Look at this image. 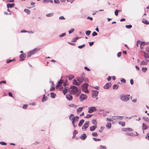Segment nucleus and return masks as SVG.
<instances>
[{"mask_svg":"<svg viewBox=\"0 0 149 149\" xmlns=\"http://www.w3.org/2000/svg\"><path fill=\"white\" fill-rule=\"evenodd\" d=\"M98 93V91L96 90L93 91L92 92V96L93 98H96V100H97L98 97H97Z\"/></svg>","mask_w":149,"mask_h":149,"instance_id":"39448f33","label":"nucleus"},{"mask_svg":"<svg viewBox=\"0 0 149 149\" xmlns=\"http://www.w3.org/2000/svg\"><path fill=\"white\" fill-rule=\"evenodd\" d=\"M66 77L68 78L70 80H72L74 78L73 76L72 75H70L69 76H67Z\"/></svg>","mask_w":149,"mask_h":149,"instance_id":"72a5a7b5","label":"nucleus"},{"mask_svg":"<svg viewBox=\"0 0 149 149\" xmlns=\"http://www.w3.org/2000/svg\"><path fill=\"white\" fill-rule=\"evenodd\" d=\"M63 82V81L61 79H60V81L58 83V84L57 85L56 88H57L59 86H61V85L62 84Z\"/></svg>","mask_w":149,"mask_h":149,"instance_id":"393cba45","label":"nucleus"},{"mask_svg":"<svg viewBox=\"0 0 149 149\" xmlns=\"http://www.w3.org/2000/svg\"><path fill=\"white\" fill-rule=\"evenodd\" d=\"M122 131L126 132L127 131H132L133 130L130 128H123L121 130Z\"/></svg>","mask_w":149,"mask_h":149,"instance_id":"f8f14e48","label":"nucleus"},{"mask_svg":"<svg viewBox=\"0 0 149 149\" xmlns=\"http://www.w3.org/2000/svg\"><path fill=\"white\" fill-rule=\"evenodd\" d=\"M92 115L91 114H88L86 116L84 117L85 118H89L92 116Z\"/></svg>","mask_w":149,"mask_h":149,"instance_id":"c03bdc74","label":"nucleus"},{"mask_svg":"<svg viewBox=\"0 0 149 149\" xmlns=\"http://www.w3.org/2000/svg\"><path fill=\"white\" fill-rule=\"evenodd\" d=\"M148 44L144 42H141L140 41H138L137 42V45L138 46L139 45L141 49L144 47L145 45H147Z\"/></svg>","mask_w":149,"mask_h":149,"instance_id":"20e7f679","label":"nucleus"},{"mask_svg":"<svg viewBox=\"0 0 149 149\" xmlns=\"http://www.w3.org/2000/svg\"><path fill=\"white\" fill-rule=\"evenodd\" d=\"M78 121V120L76 119H74L73 121H72V123L74 127H76L77 126V122Z\"/></svg>","mask_w":149,"mask_h":149,"instance_id":"9d476101","label":"nucleus"},{"mask_svg":"<svg viewBox=\"0 0 149 149\" xmlns=\"http://www.w3.org/2000/svg\"><path fill=\"white\" fill-rule=\"evenodd\" d=\"M121 82H123L124 83H125L126 82L125 80V79H124L123 78H122L121 79Z\"/></svg>","mask_w":149,"mask_h":149,"instance_id":"774afa93","label":"nucleus"},{"mask_svg":"<svg viewBox=\"0 0 149 149\" xmlns=\"http://www.w3.org/2000/svg\"><path fill=\"white\" fill-rule=\"evenodd\" d=\"M66 35V33H63L62 34H61V35H59V37H60V38H61L63 36H65Z\"/></svg>","mask_w":149,"mask_h":149,"instance_id":"3c124183","label":"nucleus"},{"mask_svg":"<svg viewBox=\"0 0 149 149\" xmlns=\"http://www.w3.org/2000/svg\"><path fill=\"white\" fill-rule=\"evenodd\" d=\"M106 127L108 129H110L111 127V125L110 123H108L106 125Z\"/></svg>","mask_w":149,"mask_h":149,"instance_id":"7c9ffc66","label":"nucleus"},{"mask_svg":"<svg viewBox=\"0 0 149 149\" xmlns=\"http://www.w3.org/2000/svg\"><path fill=\"white\" fill-rule=\"evenodd\" d=\"M87 98V96L83 93L81 94L79 96V99L81 101H82L86 99Z\"/></svg>","mask_w":149,"mask_h":149,"instance_id":"0eeeda50","label":"nucleus"},{"mask_svg":"<svg viewBox=\"0 0 149 149\" xmlns=\"http://www.w3.org/2000/svg\"><path fill=\"white\" fill-rule=\"evenodd\" d=\"M74 31V29L73 28H72L70 30L68 31L69 33V34L72 33Z\"/></svg>","mask_w":149,"mask_h":149,"instance_id":"37998d69","label":"nucleus"},{"mask_svg":"<svg viewBox=\"0 0 149 149\" xmlns=\"http://www.w3.org/2000/svg\"><path fill=\"white\" fill-rule=\"evenodd\" d=\"M24 12H26L27 14H29L30 13V11L28 9H24Z\"/></svg>","mask_w":149,"mask_h":149,"instance_id":"f704fd0d","label":"nucleus"},{"mask_svg":"<svg viewBox=\"0 0 149 149\" xmlns=\"http://www.w3.org/2000/svg\"><path fill=\"white\" fill-rule=\"evenodd\" d=\"M88 84L85 83L83 85L82 88H87V87H88Z\"/></svg>","mask_w":149,"mask_h":149,"instance_id":"ea45409f","label":"nucleus"},{"mask_svg":"<svg viewBox=\"0 0 149 149\" xmlns=\"http://www.w3.org/2000/svg\"><path fill=\"white\" fill-rule=\"evenodd\" d=\"M143 119L146 121L149 122V118L146 117H143Z\"/></svg>","mask_w":149,"mask_h":149,"instance_id":"c9c22d12","label":"nucleus"},{"mask_svg":"<svg viewBox=\"0 0 149 149\" xmlns=\"http://www.w3.org/2000/svg\"><path fill=\"white\" fill-rule=\"evenodd\" d=\"M92 135L94 136H97V134L96 132H93L92 134Z\"/></svg>","mask_w":149,"mask_h":149,"instance_id":"5fc2aeb1","label":"nucleus"},{"mask_svg":"<svg viewBox=\"0 0 149 149\" xmlns=\"http://www.w3.org/2000/svg\"><path fill=\"white\" fill-rule=\"evenodd\" d=\"M0 144L2 145H7V144L6 143L3 142H0Z\"/></svg>","mask_w":149,"mask_h":149,"instance_id":"4d7b16f0","label":"nucleus"},{"mask_svg":"<svg viewBox=\"0 0 149 149\" xmlns=\"http://www.w3.org/2000/svg\"><path fill=\"white\" fill-rule=\"evenodd\" d=\"M51 97L52 98H55L56 96V95L54 93H51Z\"/></svg>","mask_w":149,"mask_h":149,"instance_id":"c756f323","label":"nucleus"},{"mask_svg":"<svg viewBox=\"0 0 149 149\" xmlns=\"http://www.w3.org/2000/svg\"><path fill=\"white\" fill-rule=\"evenodd\" d=\"M84 119H81L79 122L78 124V126L81 127L84 123Z\"/></svg>","mask_w":149,"mask_h":149,"instance_id":"5701e85b","label":"nucleus"},{"mask_svg":"<svg viewBox=\"0 0 149 149\" xmlns=\"http://www.w3.org/2000/svg\"><path fill=\"white\" fill-rule=\"evenodd\" d=\"M70 88L71 89L70 90V94L73 95L76 94V96H78L79 95V94L80 93V91L75 86H71Z\"/></svg>","mask_w":149,"mask_h":149,"instance_id":"f257e3e1","label":"nucleus"},{"mask_svg":"<svg viewBox=\"0 0 149 149\" xmlns=\"http://www.w3.org/2000/svg\"><path fill=\"white\" fill-rule=\"evenodd\" d=\"M93 139L95 141H99L101 140V139H97L95 138H93Z\"/></svg>","mask_w":149,"mask_h":149,"instance_id":"864d4df0","label":"nucleus"},{"mask_svg":"<svg viewBox=\"0 0 149 149\" xmlns=\"http://www.w3.org/2000/svg\"><path fill=\"white\" fill-rule=\"evenodd\" d=\"M140 64V65H146L148 64V63L146 61H143L141 62Z\"/></svg>","mask_w":149,"mask_h":149,"instance_id":"a878e982","label":"nucleus"},{"mask_svg":"<svg viewBox=\"0 0 149 149\" xmlns=\"http://www.w3.org/2000/svg\"><path fill=\"white\" fill-rule=\"evenodd\" d=\"M92 123L93 124L95 125H97V123L96 122V120H93L92 121Z\"/></svg>","mask_w":149,"mask_h":149,"instance_id":"a18cd8bd","label":"nucleus"},{"mask_svg":"<svg viewBox=\"0 0 149 149\" xmlns=\"http://www.w3.org/2000/svg\"><path fill=\"white\" fill-rule=\"evenodd\" d=\"M121 118V120H122L123 118V117L121 116H114L112 117V118L113 119V120H114L116 119H118V118Z\"/></svg>","mask_w":149,"mask_h":149,"instance_id":"cd10ccee","label":"nucleus"},{"mask_svg":"<svg viewBox=\"0 0 149 149\" xmlns=\"http://www.w3.org/2000/svg\"><path fill=\"white\" fill-rule=\"evenodd\" d=\"M43 2L44 3H49V0H44L43 1Z\"/></svg>","mask_w":149,"mask_h":149,"instance_id":"e2e57ef3","label":"nucleus"},{"mask_svg":"<svg viewBox=\"0 0 149 149\" xmlns=\"http://www.w3.org/2000/svg\"><path fill=\"white\" fill-rule=\"evenodd\" d=\"M77 133V131L76 130H75L74 131V133L73 134V136L74 137H75Z\"/></svg>","mask_w":149,"mask_h":149,"instance_id":"bf43d9fd","label":"nucleus"},{"mask_svg":"<svg viewBox=\"0 0 149 149\" xmlns=\"http://www.w3.org/2000/svg\"><path fill=\"white\" fill-rule=\"evenodd\" d=\"M79 38V37H77L76 38H73L72 40V42H74L76 41Z\"/></svg>","mask_w":149,"mask_h":149,"instance_id":"de8ad7c7","label":"nucleus"},{"mask_svg":"<svg viewBox=\"0 0 149 149\" xmlns=\"http://www.w3.org/2000/svg\"><path fill=\"white\" fill-rule=\"evenodd\" d=\"M40 48H35L33 50L30 51L28 54L27 57H30L31 56L34 54L35 53L40 50Z\"/></svg>","mask_w":149,"mask_h":149,"instance_id":"f03ea898","label":"nucleus"},{"mask_svg":"<svg viewBox=\"0 0 149 149\" xmlns=\"http://www.w3.org/2000/svg\"><path fill=\"white\" fill-rule=\"evenodd\" d=\"M142 22L145 24L148 25L149 24V22L145 19H143L142 20Z\"/></svg>","mask_w":149,"mask_h":149,"instance_id":"4be33fe9","label":"nucleus"},{"mask_svg":"<svg viewBox=\"0 0 149 149\" xmlns=\"http://www.w3.org/2000/svg\"><path fill=\"white\" fill-rule=\"evenodd\" d=\"M89 124V121H86L84 125H83L82 127V129H83L84 128L85 129V130H86V128H87L88 127V125Z\"/></svg>","mask_w":149,"mask_h":149,"instance_id":"9b49d317","label":"nucleus"},{"mask_svg":"<svg viewBox=\"0 0 149 149\" xmlns=\"http://www.w3.org/2000/svg\"><path fill=\"white\" fill-rule=\"evenodd\" d=\"M100 149H107V148L105 146L101 145L100 147Z\"/></svg>","mask_w":149,"mask_h":149,"instance_id":"8fccbe9b","label":"nucleus"},{"mask_svg":"<svg viewBox=\"0 0 149 149\" xmlns=\"http://www.w3.org/2000/svg\"><path fill=\"white\" fill-rule=\"evenodd\" d=\"M119 125H121L122 126H124L125 125V123L123 121H120L118 122Z\"/></svg>","mask_w":149,"mask_h":149,"instance_id":"2f4dec72","label":"nucleus"},{"mask_svg":"<svg viewBox=\"0 0 149 149\" xmlns=\"http://www.w3.org/2000/svg\"><path fill=\"white\" fill-rule=\"evenodd\" d=\"M85 44L83 45H81L79 46L78 47L79 49H82L85 47Z\"/></svg>","mask_w":149,"mask_h":149,"instance_id":"09e8293b","label":"nucleus"},{"mask_svg":"<svg viewBox=\"0 0 149 149\" xmlns=\"http://www.w3.org/2000/svg\"><path fill=\"white\" fill-rule=\"evenodd\" d=\"M125 27L127 29H130L132 27V26L130 24L129 25H126L125 26Z\"/></svg>","mask_w":149,"mask_h":149,"instance_id":"49530a36","label":"nucleus"},{"mask_svg":"<svg viewBox=\"0 0 149 149\" xmlns=\"http://www.w3.org/2000/svg\"><path fill=\"white\" fill-rule=\"evenodd\" d=\"M15 4L14 3H8L7 4V6L8 8H11L14 7Z\"/></svg>","mask_w":149,"mask_h":149,"instance_id":"f3484780","label":"nucleus"},{"mask_svg":"<svg viewBox=\"0 0 149 149\" xmlns=\"http://www.w3.org/2000/svg\"><path fill=\"white\" fill-rule=\"evenodd\" d=\"M120 11V10H116L115 12V15L116 16H117L118 15V13L119 11Z\"/></svg>","mask_w":149,"mask_h":149,"instance_id":"a19ab883","label":"nucleus"},{"mask_svg":"<svg viewBox=\"0 0 149 149\" xmlns=\"http://www.w3.org/2000/svg\"><path fill=\"white\" fill-rule=\"evenodd\" d=\"M97 33L95 31L93 32L92 34V35L93 36H97Z\"/></svg>","mask_w":149,"mask_h":149,"instance_id":"6e6d98bb","label":"nucleus"},{"mask_svg":"<svg viewBox=\"0 0 149 149\" xmlns=\"http://www.w3.org/2000/svg\"><path fill=\"white\" fill-rule=\"evenodd\" d=\"M91 31H85L86 34L87 36H89L91 33Z\"/></svg>","mask_w":149,"mask_h":149,"instance_id":"58836bf2","label":"nucleus"},{"mask_svg":"<svg viewBox=\"0 0 149 149\" xmlns=\"http://www.w3.org/2000/svg\"><path fill=\"white\" fill-rule=\"evenodd\" d=\"M66 97L67 99L69 100H71L72 99V96L71 95L67 94Z\"/></svg>","mask_w":149,"mask_h":149,"instance_id":"4468645a","label":"nucleus"},{"mask_svg":"<svg viewBox=\"0 0 149 149\" xmlns=\"http://www.w3.org/2000/svg\"><path fill=\"white\" fill-rule=\"evenodd\" d=\"M122 53L121 52H119L117 54V56L118 57H120Z\"/></svg>","mask_w":149,"mask_h":149,"instance_id":"0e129e2a","label":"nucleus"},{"mask_svg":"<svg viewBox=\"0 0 149 149\" xmlns=\"http://www.w3.org/2000/svg\"><path fill=\"white\" fill-rule=\"evenodd\" d=\"M68 88L67 87H65V88H64V89H63L62 91V92L64 94V95H65V94L68 91Z\"/></svg>","mask_w":149,"mask_h":149,"instance_id":"bb28decb","label":"nucleus"},{"mask_svg":"<svg viewBox=\"0 0 149 149\" xmlns=\"http://www.w3.org/2000/svg\"><path fill=\"white\" fill-rule=\"evenodd\" d=\"M97 109L94 107H89L88 112L89 113H91L94 111H96Z\"/></svg>","mask_w":149,"mask_h":149,"instance_id":"6e6552de","label":"nucleus"},{"mask_svg":"<svg viewBox=\"0 0 149 149\" xmlns=\"http://www.w3.org/2000/svg\"><path fill=\"white\" fill-rule=\"evenodd\" d=\"M77 80L81 84L82 83L84 80V75L83 74L81 77H77Z\"/></svg>","mask_w":149,"mask_h":149,"instance_id":"423d86ee","label":"nucleus"},{"mask_svg":"<svg viewBox=\"0 0 149 149\" xmlns=\"http://www.w3.org/2000/svg\"><path fill=\"white\" fill-rule=\"evenodd\" d=\"M27 107V104H24L23 105V108L24 109H26Z\"/></svg>","mask_w":149,"mask_h":149,"instance_id":"69168bd1","label":"nucleus"},{"mask_svg":"<svg viewBox=\"0 0 149 149\" xmlns=\"http://www.w3.org/2000/svg\"><path fill=\"white\" fill-rule=\"evenodd\" d=\"M130 98L129 95H122L121 96L120 99L123 101H127Z\"/></svg>","mask_w":149,"mask_h":149,"instance_id":"7ed1b4c3","label":"nucleus"},{"mask_svg":"<svg viewBox=\"0 0 149 149\" xmlns=\"http://www.w3.org/2000/svg\"><path fill=\"white\" fill-rule=\"evenodd\" d=\"M73 84L74 85H76L78 86H79L80 84V83L77 82L74 79L73 80Z\"/></svg>","mask_w":149,"mask_h":149,"instance_id":"6ab92c4d","label":"nucleus"},{"mask_svg":"<svg viewBox=\"0 0 149 149\" xmlns=\"http://www.w3.org/2000/svg\"><path fill=\"white\" fill-rule=\"evenodd\" d=\"M97 127L96 125H95L93 126H91L90 127V130L91 131H94L96 128Z\"/></svg>","mask_w":149,"mask_h":149,"instance_id":"aec40b11","label":"nucleus"},{"mask_svg":"<svg viewBox=\"0 0 149 149\" xmlns=\"http://www.w3.org/2000/svg\"><path fill=\"white\" fill-rule=\"evenodd\" d=\"M54 2L57 4H59L60 3L59 0H54Z\"/></svg>","mask_w":149,"mask_h":149,"instance_id":"13d9d810","label":"nucleus"},{"mask_svg":"<svg viewBox=\"0 0 149 149\" xmlns=\"http://www.w3.org/2000/svg\"><path fill=\"white\" fill-rule=\"evenodd\" d=\"M47 99L46 98V97H45V95H44L42 100V102H43L47 100Z\"/></svg>","mask_w":149,"mask_h":149,"instance_id":"603ef678","label":"nucleus"},{"mask_svg":"<svg viewBox=\"0 0 149 149\" xmlns=\"http://www.w3.org/2000/svg\"><path fill=\"white\" fill-rule=\"evenodd\" d=\"M82 90L85 93H88L89 92L87 88H82Z\"/></svg>","mask_w":149,"mask_h":149,"instance_id":"473e14b6","label":"nucleus"},{"mask_svg":"<svg viewBox=\"0 0 149 149\" xmlns=\"http://www.w3.org/2000/svg\"><path fill=\"white\" fill-rule=\"evenodd\" d=\"M146 138L148 139V140H149V132L147 134L146 136Z\"/></svg>","mask_w":149,"mask_h":149,"instance_id":"680f3d73","label":"nucleus"},{"mask_svg":"<svg viewBox=\"0 0 149 149\" xmlns=\"http://www.w3.org/2000/svg\"><path fill=\"white\" fill-rule=\"evenodd\" d=\"M54 15V14L53 13H48L46 15V16L47 17H50L53 16Z\"/></svg>","mask_w":149,"mask_h":149,"instance_id":"e433bc0d","label":"nucleus"},{"mask_svg":"<svg viewBox=\"0 0 149 149\" xmlns=\"http://www.w3.org/2000/svg\"><path fill=\"white\" fill-rule=\"evenodd\" d=\"M147 68H146L143 67L142 69V70L143 72H146L147 71Z\"/></svg>","mask_w":149,"mask_h":149,"instance_id":"79ce46f5","label":"nucleus"},{"mask_svg":"<svg viewBox=\"0 0 149 149\" xmlns=\"http://www.w3.org/2000/svg\"><path fill=\"white\" fill-rule=\"evenodd\" d=\"M83 108V107H80L77 109V112L78 113L81 112Z\"/></svg>","mask_w":149,"mask_h":149,"instance_id":"c85d7f7f","label":"nucleus"},{"mask_svg":"<svg viewBox=\"0 0 149 149\" xmlns=\"http://www.w3.org/2000/svg\"><path fill=\"white\" fill-rule=\"evenodd\" d=\"M86 134H83L80 136V139L83 140H85L86 138Z\"/></svg>","mask_w":149,"mask_h":149,"instance_id":"412c9836","label":"nucleus"},{"mask_svg":"<svg viewBox=\"0 0 149 149\" xmlns=\"http://www.w3.org/2000/svg\"><path fill=\"white\" fill-rule=\"evenodd\" d=\"M6 82L5 81H0V85L2 83L6 84Z\"/></svg>","mask_w":149,"mask_h":149,"instance_id":"338daca9","label":"nucleus"},{"mask_svg":"<svg viewBox=\"0 0 149 149\" xmlns=\"http://www.w3.org/2000/svg\"><path fill=\"white\" fill-rule=\"evenodd\" d=\"M136 134L135 135V134H134L132 132H127L126 134L127 135L131 136H138L139 135V134L137 133L136 132H135Z\"/></svg>","mask_w":149,"mask_h":149,"instance_id":"ddd939ff","label":"nucleus"},{"mask_svg":"<svg viewBox=\"0 0 149 149\" xmlns=\"http://www.w3.org/2000/svg\"><path fill=\"white\" fill-rule=\"evenodd\" d=\"M118 86L116 84L114 85L113 87V88L114 89H117L118 88Z\"/></svg>","mask_w":149,"mask_h":149,"instance_id":"4c0bfd02","label":"nucleus"},{"mask_svg":"<svg viewBox=\"0 0 149 149\" xmlns=\"http://www.w3.org/2000/svg\"><path fill=\"white\" fill-rule=\"evenodd\" d=\"M69 118L71 120L73 121L75 119L74 115L73 114H71L69 116Z\"/></svg>","mask_w":149,"mask_h":149,"instance_id":"b1692460","label":"nucleus"},{"mask_svg":"<svg viewBox=\"0 0 149 149\" xmlns=\"http://www.w3.org/2000/svg\"><path fill=\"white\" fill-rule=\"evenodd\" d=\"M111 85V83H107L104 86V88L105 89H107L110 88Z\"/></svg>","mask_w":149,"mask_h":149,"instance_id":"dca6fc26","label":"nucleus"},{"mask_svg":"<svg viewBox=\"0 0 149 149\" xmlns=\"http://www.w3.org/2000/svg\"><path fill=\"white\" fill-rule=\"evenodd\" d=\"M144 57L146 61L149 62V54L144 53Z\"/></svg>","mask_w":149,"mask_h":149,"instance_id":"1a4fd4ad","label":"nucleus"},{"mask_svg":"<svg viewBox=\"0 0 149 149\" xmlns=\"http://www.w3.org/2000/svg\"><path fill=\"white\" fill-rule=\"evenodd\" d=\"M14 60V59H13L12 60L10 59V60H7L6 61V63H10V62L13 61Z\"/></svg>","mask_w":149,"mask_h":149,"instance_id":"052dcab7","label":"nucleus"},{"mask_svg":"<svg viewBox=\"0 0 149 149\" xmlns=\"http://www.w3.org/2000/svg\"><path fill=\"white\" fill-rule=\"evenodd\" d=\"M148 126L144 123L142 124V129L143 130H146L148 129Z\"/></svg>","mask_w":149,"mask_h":149,"instance_id":"a211bd4d","label":"nucleus"},{"mask_svg":"<svg viewBox=\"0 0 149 149\" xmlns=\"http://www.w3.org/2000/svg\"><path fill=\"white\" fill-rule=\"evenodd\" d=\"M26 55L24 54H22L20 55L19 57L20 58V61H24Z\"/></svg>","mask_w":149,"mask_h":149,"instance_id":"2eb2a0df","label":"nucleus"}]
</instances>
